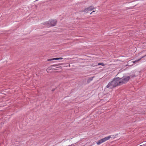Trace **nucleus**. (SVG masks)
I'll list each match as a JSON object with an SVG mask.
<instances>
[{
    "label": "nucleus",
    "instance_id": "nucleus-4",
    "mask_svg": "<svg viewBox=\"0 0 146 146\" xmlns=\"http://www.w3.org/2000/svg\"><path fill=\"white\" fill-rule=\"evenodd\" d=\"M48 22L50 25L49 27H51L56 25L57 23V21L56 19H50L48 21Z\"/></svg>",
    "mask_w": 146,
    "mask_h": 146
},
{
    "label": "nucleus",
    "instance_id": "nucleus-9",
    "mask_svg": "<svg viewBox=\"0 0 146 146\" xmlns=\"http://www.w3.org/2000/svg\"><path fill=\"white\" fill-rule=\"evenodd\" d=\"M94 77V76H93L92 77H91L89 78L87 80V83H89L91 81L93 80V78Z\"/></svg>",
    "mask_w": 146,
    "mask_h": 146
},
{
    "label": "nucleus",
    "instance_id": "nucleus-10",
    "mask_svg": "<svg viewBox=\"0 0 146 146\" xmlns=\"http://www.w3.org/2000/svg\"><path fill=\"white\" fill-rule=\"evenodd\" d=\"M146 56V55H145L143 56L142 57H141L139 59L137 60H135V62H138L140 60H141L142 58H143L145 57Z\"/></svg>",
    "mask_w": 146,
    "mask_h": 146
},
{
    "label": "nucleus",
    "instance_id": "nucleus-12",
    "mask_svg": "<svg viewBox=\"0 0 146 146\" xmlns=\"http://www.w3.org/2000/svg\"><path fill=\"white\" fill-rule=\"evenodd\" d=\"M58 65L57 64H54L52 65H51L50 66L51 67H52L53 66H57Z\"/></svg>",
    "mask_w": 146,
    "mask_h": 146
},
{
    "label": "nucleus",
    "instance_id": "nucleus-11",
    "mask_svg": "<svg viewBox=\"0 0 146 146\" xmlns=\"http://www.w3.org/2000/svg\"><path fill=\"white\" fill-rule=\"evenodd\" d=\"M98 65H102V66H104V63H99L98 64Z\"/></svg>",
    "mask_w": 146,
    "mask_h": 146
},
{
    "label": "nucleus",
    "instance_id": "nucleus-16",
    "mask_svg": "<svg viewBox=\"0 0 146 146\" xmlns=\"http://www.w3.org/2000/svg\"><path fill=\"white\" fill-rule=\"evenodd\" d=\"M133 63H136V62H135V61H133Z\"/></svg>",
    "mask_w": 146,
    "mask_h": 146
},
{
    "label": "nucleus",
    "instance_id": "nucleus-5",
    "mask_svg": "<svg viewBox=\"0 0 146 146\" xmlns=\"http://www.w3.org/2000/svg\"><path fill=\"white\" fill-rule=\"evenodd\" d=\"M115 87L113 84L112 81L109 82L106 86V88H109L110 89H113Z\"/></svg>",
    "mask_w": 146,
    "mask_h": 146
},
{
    "label": "nucleus",
    "instance_id": "nucleus-17",
    "mask_svg": "<svg viewBox=\"0 0 146 146\" xmlns=\"http://www.w3.org/2000/svg\"><path fill=\"white\" fill-rule=\"evenodd\" d=\"M48 69V68H47V70H49V69Z\"/></svg>",
    "mask_w": 146,
    "mask_h": 146
},
{
    "label": "nucleus",
    "instance_id": "nucleus-6",
    "mask_svg": "<svg viewBox=\"0 0 146 146\" xmlns=\"http://www.w3.org/2000/svg\"><path fill=\"white\" fill-rule=\"evenodd\" d=\"M94 9V7L93 6H91L87 8L86 9H85L84 10H82V12H86L87 11H91L93 9Z\"/></svg>",
    "mask_w": 146,
    "mask_h": 146
},
{
    "label": "nucleus",
    "instance_id": "nucleus-7",
    "mask_svg": "<svg viewBox=\"0 0 146 146\" xmlns=\"http://www.w3.org/2000/svg\"><path fill=\"white\" fill-rule=\"evenodd\" d=\"M63 59V58L60 57V58H56L52 59H50L48 60V61H51L54 60H62Z\"/></svg>",
    "mask_w": 146,
    "mask_h": 146
},
{
    "label": "nucleus",
    "instance_id": "nucleus-14",
    "mask_svg": "<svg viewBox=\"0 0 146 146\" xmlns=\"http://www.w3.org/2000/svg\"><path fill=\"white\" fill-rule=\"evenodd\" d=\"M55 88H53V89L52 90V92H53V91H54L55 90Z\"/></svg>",
    "mask_w": 146,
    "mask_h": 146
},
{
    "label": "nucleus",
    "instance_id": "nucleus-3",
    "mask_svg": "<svg viewBox=\"0 0 146 146\" xmlns=\"http://www.w3.org/2000/svg\"><path fill=\"white\" fill-rule=\"evenodd\" d=\"M111 137V136L109 135L107 137H106L103 138H102L98 141L96 142L97 144L98 145H100L101 143H104L106 141L109 139Z\"/></svg>",
    "mask_w": 146,
    "mask_h": 146
},
{
    "label": "nucleus",
    "instance_id": "nucleus-2",
    "mask_svg": "<svg viewBox=\"0 0 146 146\" xmlns=\"http://www.w3.org/2000/svg\"><path fill=\"white\" fill-rule=\"evenodd\" d=\"M130 78V77L129 76H123V77L120 78V80H121V84L123 85L127 82Z\"/></svg>",
    "mask_w": 146,
    "mask_h": 146
},
{
    "label": "nucleus",
    "instance_id": "nucleus-8",
    "mask_svg": "<svg viewBox=\"0 0 146 146\" xmlns=\"http://www.w3.org/2000/svg\"><path fill=\"white\" fill-rule=\"evenodd\" d=\"M42 24L43 25L47 26L48 27H49L50 25L49 24V23L48 21L43 22V23H42Z\"/></svg>",
    "mask_w": 146,
    "mask_h": 146
},
{
    "label": "nucleus",
    "instance_id": "nucleus-15",
    "mask_svg": "<svg viewBox=\"0 0 146 146\" xmlns=\"http://www.w3.org/2000/svg\"><path fill=\"white\" fill-rule=\"evenodd\" d=\"M95 12V11H92V12H91V13L90 14V15H91V14H92L93 12Z\"/></svg>",
    "mask_w": 146,
    "mask_h": 146
},
{
    "label": "nucleus",
    "instance_id": "nucleus-1",
    "mask_svg": "<svg viewBox=\"0 0 146 146\" xmlns=\"http://www.w3.org/2000/svg\"><path fill=\"white\" fill-rule=\"evenodd\" d=\"M120 80V78L117 77L114 78L113 80L112 81L113 84L115 87L122 85Z\"/></svg>",
    "mask_w": 146,
    "mask_h": 146
},
{
    "label": "nucleus",
    "instance_id": "nucleus-13",
    "mask_svg": "<svg viewBox=\"0 0 146 146\" xmlns=\"http://www.w3.org/2000/svg\"><path fill=\"white\" fill-rule=\"evenodd\" d=\"M136 76L135 75H132L131 76V78H133L134 77H135Z\"/></svg>",
    "mask_w": 146,
    "mask_h": 146
}]
</instances>
